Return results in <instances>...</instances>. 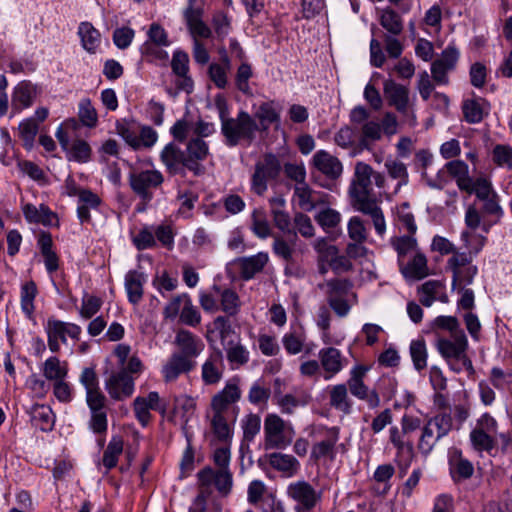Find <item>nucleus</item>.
I'll return each mask as SVG.
<instances>
[{
  "instance_id": "obj_1",
  "label": "nucleus",
  "mask_w": 512,
  "mask_h": 512,
  "mask_svg": "<svg viewBox=\"0 0 512 512\" xmlns=\"http://www.w3.org/2000/svg\"><path fill=\"white\" fill-rule=\"evenodd\" d=\"M374 170L364 162H357L353 178L349 187L352 206L355 210L371 218L374 229L380 237L386 233V220L384 213L372 188Z\"/></svg>"
},
{
  "instance_id": "obj_2",
  "label": "nucleus",
  "mask_w": 512,
  "mask_h": 512,
  "mask_svg": "<svg viewBox=\"0 0 512 512\" xmlns=\"http://www.w3.org/2000/svg\"><path fill=\"white\" fill-rule=\"evenodd\" d=\"M201 308L208 313L222 311L227 317H235L242 306L238 293L231 287L214 284L210 290L199 293Z\"/></svg>"
},
{
  "instance_id": "obj_3",
  "label": "nucleus",
  "mask_w": 512,
  "mask_h": 512,
  "mask_svg": "<svg viewBox=\"0 0 512 512\" xmlns=\"http://www.w3.org/2000/svg\"><path fill=\"white\" fill-rule=\"evenodd\" d=\"M312 435L314 442L311 446L310 459L315 462H334L339 451L345 452V445L339 443L340 429L336 426H317Z\"/></svg>"
},
{
  "instance_id": "obj_4",
  "label": "nucleus",
  "mask_w": 512,
  "mask_h": 512,
  "mask_svg": "<svg viewBox=\"0 0 512 512\" xmlns=\"http://www.w3.org/2000/svg\"><path fill=\"white\" fill-rule=\"evenodd\" d=\"M295 429L291 422L285 421L276 413L265 416L263 427L264 450H283L290 446L295 437Z\"/></svg>"
},
{
  "instance_id": "obj_5",
  "label": "nucleus",
  "mask_w": 512,
  "mask_h": 512,
  "mask_svg": "<svg viewBox=\"0 0 512 512\" xmlns=\"http://www.w3.org/2000/svg\"><path fill=\"white\" fill-rule=\"evenodd\" d=\"M453 419L450 413L441 412L430 417L422 426L417 449L424 457L431 454L437 443L452 430Z\"/></svg>"
},
{
  "instance_id": "obj_6",
  "label": "nucleus",
  "mask_w": 512,
  "mask_h": 512,
  "mask_svg": "<svg viewBox=\"0 0 512 512\" xmlns=\"http://www.w3.org/2000/svg\"><path fill=\"white\" fill-rule=\"evenodd\" d=\"M498 428L499 424L494 416L488 412L481 414L469 433L473 450L490 454L497 443Z\"/></svg>"
},
{
  "instance_id": "obj_7",
  "label": "nucleus",
  "mask_w": 512,
  "mask_h": 512,
  "mask_svg": "<svg viewBox=\"0 0 512 512\" xmlns=\"http://www.w3.org/2000/svg\"><path fill=\"white\" fill-rule=\"evenodd\" d=\"M258 131V124L255 119L246 111H239L235 118L223 121L221 132L225 137L228 146H236L241 141L251 143Z\"/></svg>"
},
{
  "instance_id": "obj_8",
  "label": "nucleus",
  "mask_w": 512,
  "mask_h": 512,
  "mask_svg": "<svg viewBox=\"0 0 512 512\" xmlns=\"http://www.w3.org/2000/svg\"><path fill=\"white\" fill-rule=\"evenodd\" d=\"M286 496L294 503L295 512L314 510L322 500V492L304 479L290 482L286 488Z\"/></svg>"
},
{
  "instance_id": "obj_9",
  "label": "nucleus",
  "mask_w": 512,
  "mask_h": 512,
  "mask_svg": "<svg viewBox=\"0 0 512 512\" xmlns=\"http://www.w3.org/2000/svg\"><path fill=\"white\" fill-rule=\"evenodd\" d=\"M44 330L47 334L48 347L53 353L60 351L61 343H67V336L73 340H79L82 332L79 325L52 317L44 324Z\"/></svg>"
},
{
  "instance_id": "obj_10",
  "label": "nucleus",
  "mask_w": 512,
  "mask_h": 512,
  "mask_svg": "<svg viewBox=\"0 0 512 512\" xmlns=\"http://www.w3.org/2000/svg\"><path fill=\"white\" fill-rule=\"evenodd\" d=\"M401 429L393 426L389 430V439L392 445L397 449L398 453L407 452L409 455L413 454V443L406 439L409 435L422 428L423 421L420 417L405 413L400 421Z\"/></svg>"
},
{
  "instance_id": "obj_11",
  "label": "nucleus",
  "mask_w": 512,
  "mask_h": 512,
  "mask_svg": "<svg viewBox=\"0 0 512 512\" xmlns=\"http://www.w3.org/2000/svg\"><path fill=\"white\" fill-rule=\"evenodd\" d=\"M163 181V174L156 169L136 170L129 176L131 189L144 201L153 198V190L160 187Z\"/></svg>"
},
{
  "instance_id": "obj_12",
  "label": "nucleus",
  "mask_w": 512,
  "mask_h": 512,
  "mask_svg": "<svg viewBox=\"0 0 512 512\" xmlns=\"http://www.w3.org/2000/svg\"><path fill=\"white\" fill-rule=\"evenodd\" d=\"M41 93V87L30 80L18 82L11 93V117L31 108Z\"/></svg>"
},
{
  "instance_id": "obj_13",
  "label": "nucleus",
  "mask_w": 512,
  "mask_h": 512,
  "mask_svg": "<svg viewBox=\"0 0 512 512\" xmlns=\"http://www.w3.org/2000/svg\"><path fill=\"white\" fill-rule=\"evenodd\" d=\"M197 477L199 486L205 487L208 491H211L212 485L223 496H227L232 490L233 476L230 469L214 470L211 467H205L198 472Z\"/></svg>"
},
{
  "instance_id": "obj_14",
  "label": "nucleus",
  "mask_w": 512,
  "mask_h": 512,
  "mask_svg": "<svg viewBox=\"0 0 512 512\" xmlns=\"http://www.w3.org/2000/svg\"><path fill=\"white\" fill-rule=\"evenodd\" d=\"M367 368L362 365L354 366L350 372L347 385L350 393L356 398L366 401L370 408H376L380 404L379 395L375 390H370L363 381Z\"/></svg>"
},
{
  "instance_id": "obj_15",
  "label": "nucleus",
  "mask_w": 512,
  "mask_h": 512,
  "mask_svg": "<svg viewBox=\"0 0 512 512\" xmlns=\"http://www.w3.org/2000/svg\"><path fill=\"white\" fill-rule=\"evenodd\" d=\"M326 287L328 295V303L330 307L339 317L346 316L350 311V306L345 299L348 294L351 284L347 280L333 279L321 285L320 288Z\"/></svg>"
},
{
  "instance_id": "obj_16",
  "label": "nucleus",
  "mask_w": 512,
  "mask_h": 512,
  "mask_svg": "<svg viewBox=\"0 0 512 512\" xmlns=\"http://www.w3.org/2000/svg\"><path fill=\"white\" fill-rule=\"evenodd\" d=\"M252 117L258 124V131L267 132L272 125L280 124L282 105L276 100L263 101L253 105Z\"/></svg>"
},
{
  "instance_id": "obj_17",
  "label": "nucleus",
  "mask_w": 512,
  "mask_h": 512,
  "mask_svg": "<svg viewBox=\"0 0 512 512\" xmlns=\"http://www.w3.org/2000/svg\"><path fill=\"white\" fill-rule=\"evenodd\" d=\"M184 167L195 175L204 173L202 162L209 156V146L201 137L192 138L188 141L184 151Z\"/></svg>"
},
{
  "instance_id": "obj_18",
  "label": "nucleus",
  "mask_w": 512,
  "mask_h": 512,
  "mask_svg": "<svg viewBox=\"0 0 512 512\" xmlns=\"http://www.w3.org/2000/svg\"><path fill=\"white\" fill-rule=\"evenodd\" d=\"M435 347L445 361H459L467 353L468 339L465 332H458V335L437 337Z\"/></svg>"
},
{
  "instance_id": "obj_19",
  "label": "nucleus",
  "mask_w": 512,
  "mask_h": 512,
  "mask_svg": "<svg viewBox=\"0 0 512 512\" xmlns=\"http://www.w3.org/2000/svg\"><path fill=\"white\" fill-rule=\"evenodd\" d=\"M105 389L113 400L122 401L134 393V377L120 370L112 372L105 380Z\"/></svg>"
},
{
  "instance_id": "obj_20",
  "label": "nucleus",
  "mask_w": 512,
  "mask_h": 512,
  "mask_svg": "<svg viewBox=\"0 0 512 512\" xmlns=\"http://www.w3.org/2000/svg\"><path fill=\"white\" fill-rule=\"evenodd\" d=\"M166 404L161 400L159 394L155 391L150 392L147 396H138L133 401V410L135 417L142 426H147L151 420L150 410L165 413Z\"/></svg>"
},
{
  "instance_id": "obj_21",
  "label": "nucleus",
  "mask_w": 512,
  "mask_h": 512,
  "mask_svg": "<svg viewBox=\"0 0 512 512\" xmlns=\"http://www.w3.org/2000/svg\"><path fill=\"white\" fill-rule=\"evenodd\" d=\"M174 343L179 349L174 353L189 360H195L205 348V344L200 337L184 329L177 332Z\"/></svg>"
},
{
  "instance_id": "obj_22",
  "label": "nucleus",
  "mask_w": 512,
  "mask_h": 512,
  "mask_svg": "<svg viewBox=\"0 0 512 512\" xmlns=\"http://www.w3.org/2000/svg\"><path fill=\"white\" fill-rule=\"evenodd\" d=\"M240 398L241 390L238 381L231 379L221 391L212 397V412L226 415L229 407L235 404Z\"/></svg>"
},
{
  "instance_id": "obj_23",
  "label": "nucleus",
  "mask_w": 512,
  "mask_h": 512,
  "mask_svg": "<svg viewBox=\"0 0 512 512\" xmlns=\"http://www.w3.org/2000/svg\"><path fill=\"white\" fill-rule=\"evenodd\" d=\"M320 366L324 371V379L330 380L340 373L347 364V359L343 357L341 351L334 347L320 349L318 353Z\"/></svg>"
},
{
  "instance_id": "obj_24",
  "label": "nucleus",
  "mask_w": 512,
  "mask_h": 512,
  "mask_svg": "<svg viewBox=\"0 0 512 512\" xmlns=\"http://www.w3.org/2000/svg\"><path fill=\"white\" fill-rule=\"evenodd\" d=\"M269 261L268 253L258 252L249 257H240L232 262L243 280H250L260 273Z\"/></svg>"
},
{
  "instance_id": "obj_25",
  "label": "nucleus",
  "mask_w": 512,
  "mask_h": 512,
  "mask_svg": "<svg viewBox=\"0 0 512 512\" xmlns=\"http://www.w3.org/2000/svg\"><path fill=\"white\" fill-rule=\"evenodd\" d=\"M383 92L389 106L394 107L399 113H406L410 106L409 89L392 79H388L383 84Z\"/></svg>"
},
{
  "instance_id": "obj_26",
  "label": "nucleus",
  "mask_w": 512,
  "mask_h": 512,
  "mask_svg": "<svg viewBox=\"0 0 512 512\" xmlns=\"http://www.w3.org/2000/svg\"><path fill=\"white\" fill-rule=\"evenodd\" d=\"M310 164L329 179H337L343 171L340 160L326 150H318L312 157Z\"/></svg>"
},
{
  "instance_id": "obj_27",
  "label": "nucleus",
  "mask_w": 512,
  "mask_h": 512,
  "mask_svg": "<svg viewBox=\"0 0 512 512\" xmlns=\"http://www.w3.org/2000/svg\"><path fill=\"white\" fill-rule=\"evenodd\" d=\"M224 372L223 352L215 349L205 360L201 369V378L206 385H215L220 382Z\"/></svg>"
},
{
  "instance_id": "obj_28",
  "label": "nucleus",
  "mask_w": 512,
  "mask_h": 512,
  "mask_svg": "<svg viewBox=\"0 0 512 512\" xmlns=\"http://www.w3.org/2000/svg\"><path fill=\"white\" fill-rule=\"evenodd\" d=\"M196 366L195 360L186 359L181 355L172 353L163 365L161 373L166 383L173 382L179 378L180 375L189 373Z\"/></svg>"
},
{
  "instance_id": "obj_29",
  "label": "nucleus",
  "mask_w": 512,
  "mask_h": 512,
  "mask_svg": "<svg viewBox=\"0 0 512 512\" xmlns=\"http://www.w3.org/2000/svg\"><path fill=\"white\" fill-rule=\"evenodd\" d=\"M171 68L178 77L177 87L187 93L193 90V80L189 73V56L182 50H176L173 53Z\"/></svg>"
},
{
  "instance_id": "obj_30",
  "label": "nucleus",
  "mask_w": 512,
  "mask_h": 512,
  "mask_svg": "<svg viewBox=\"0 0 512 512\" xmlns=\"http://www.w3.org/2000/svg\"><path fill=\"white\" fill-rule=\"evenodd\" d=\"M294 197L300 209L311 212L316 207L326 203L327 195L311 189L307 183L295 185Z\"/></svg>"
},
{
  "instance_id": "obj_31",
  "label": "nucleus",
  "mask_w": 512,
  "mask_h": 512,
  "mask_svg": "<svg viewBox=\"0 0 512 512\" xmlns=\"http://www.w3.org/2000/svg\"><path fill=\"white\" fill-rule=\"evenodd\" d=\"M223 349L227 361L233 370L246 365L250 360V352L247 347L242 344L239 336H235L229 339V342H225Z\"/></svg>"
},
{
  "instance_id": "obj_32",
  "label": "nucleus",
  "mask_w": 512,
  "mask_h": 512,
  "mask_svg": "<svg viewBox=\"0 0 512 512\" xmlns=\"http://www.w3.org/2000/svg\"><path fill=\"white\" fill-rule=\"evenodd\" d=\"M37 246L43 256L47 273L52 275L59 268V257L53 249V240L49 232L41 231L37 236Z\"/></svg>"
},
{
  "instance_id": "obj_33",
  "label": "nucleus",
  "mask_w": 512,
  "mask_h": 512,
  "mask_svg": "<svg viewBox=\"0 0 512 512\" xmlns=\"http://www.w3.org/2000/svg\"><path fill=\"white\" fill-rule=\"evenodd\" d=\"M22 211L28 223L42 224L44 226L58 225L57 215L44 204L37 207L28 203L23 206Z\"/></svg>"
},
{
  "instance_id": "obj_34",
  "label": "nucleus",
  "mask_w": 512,
  "mask_h": 512,
  "mask_svg": "<svg viewBox=\"0 0 512 512\" xmlns=\"http://www.w3.org/2000/svg\"><path fill=\"white\" fill-rule=\"evenodd\" d=\"M147 277L143 272L130 270L125 275V291L130 303L137 305L143 298V286Z\"/></svg>"
},
{
  "instance_id": "obj_35",
  "label": "nucleus",
  "mask_w": 512,
  "mask_h": 512,
  "mask_svg": "<svg viewBox=\"0 0 512 512\" xmlns=\"http://www.w3.org/2000/svg\"><path fill=\"white\" fill-rule=\"evenodd\" d=\"M268 462L273 469L283 473L286 477H293L301 467L300 462L293 455L281 452L269 454Z\"/></svg>"
},
{
  "instance_id": "obj_36",
  "label": "nucleus",
  "mask_w": 512,
  "mask_h": 512,
  "mask_svg": "<svg viewBox=\"0 0 512 512\" xmlns=\"http://www.w3.org/2000/svg\"><path fill=\"white\" fill-rule=\"evenodd\" d=\"M101 198L89 189H82L77 205V217L81 224L91 221L90 210H97L101 205Z\"/></svg>"
},
{
  "instance_id": "obj_37",
  "label": "nucleus",
  "mask_w": 512,
  "mask_h": 512,
  "mask_svg": "<svg viewBox=\"0 0 512 512\" xmlns=\"http://www.w3.org/2000/svg\"><path fill=\"white\" fill-rule=\"evenodd\" d=\"M160 159L165 165L167 171L172 174H178L182 171L185 162L184 151L173 143L167 144L160 154Z\"/></svg>"
},
{
  "instance_id": "obj_38",
  "label": "nucleus",
  "mask_w": 512,
  "mask_h": 512,
  "mask_svg": "<svg viewBox=\"0 0 512 512\" xmlns=\"http://www.w3.org/2000/svg\"><path fill=\"white\" fill-rule=\"evenodd\" d=\"M488 102L481 97L465 99L462 104V111L468 123L475 124L483 120L484 115L489 112Z\"/></svg>"
},
{
  "instance_id": "obj_39",
  "label": "nucleus",
  "mask_w": 512,
  "mask_h": 512,
  "mask_svg": "<svg viewBox=\"0 0 512 512\" xmlns=\"http://www.w3.org/2000/svg\"><path fill=\"white\" fill-rule=\"evenodd\" d=\"M399 267L407 279L421 280L429 274L426 256L420 252H416L411 261L407 264L403 262Z\"/></svg>"
},
{
  "instance_id": "obj_40",
  "label": "nucleus",
  "mask_w": 512,
  "mask_h": 512,
  "mask_svg": "<svg viewBox=\"0 0 512 512\" xmlns=\"http://www.w3.org/2000/svg\"><path fill=\"white\" fill-rule=\"evenodd\" d=\"M77 34L83 49L90 54L96 53L101 44L100 32L90 22L85 21L79 24Z\"/></svg>"
},
{
  "instance_id": "obj_41",
  "label": "nucleus",
  "mask_w": 512,
  "mask_h": 512,
  "mask_svg": "<svg viewBox=\"0 0 512 512\" xmlns=\"http://www.w3.org/2000/svg\"><path fill=\"white\" fill-rule=\"evenodd\" d=\"M306 341V333L302 326H291L290 330L282 337V343L286 352L296 355L303 351Z\"/></svg>"
},
{
  "instance_id": "obj_42",
  "label": "nucleus",
  "mask_w": 512,
  "mask_h": 512,
  "mask_svg": "<svg viewBox=\"0 0 512 512\" xmlns=\"http://www.w3.org/2000/svg\"><path fill=\"white\" fill-rule=\"evenodd\" d=\"M276 405L279 407L282 414L292 415L298 407H304L308 404L310 397L306 394L294 395L288 394H275L274 396Z\"/></svg>"
},
{
  "instance_id": "obj_43",
  "label": "nucleus",
  "mask_w": 512,
  "mask_h": 512,
  "mask_svg": "<svg viewBox=\"0 0 512 512\" xmlns=\"http://www.w3.org/2000/svg\"><path fill=\"white\" fill-rule=\"evenodd\" d=\"M32 425L43 432L51 431L55 424L52 409L46 405H35L31 410Z\"/></svg>"
},
{
  "instance_id": "obj_44",
  "label": "nucleus",
  "mask_w": 512,
  "mask_h": 512,
  "mask_svg": "<svg viewBox=\"0 0 512 512\" xmlns=\"http://www.w3.org/2000/svg\"><path fill=\"white\" fill-rule=\"evenodd\" d=\"M41 370L43 376L49 381L63 380L68 374V363L56 356H51L45 360Z\"/></svg>"
},
{
  "instance_id": "obj_45",
  "label": "nucleus",
  "mask_w": 512,
  "mask_h": 512,
  "mask_svg": "<svg viewBox=\"0 0 512 512\" xmlns=\"http://www.w3.org/2000/svg\"><path fill=\"white\" fill-rule=\"evenodd\" d=\"M210 426L216 439L224 444H229L233 436L232 425L228 423L226 415L212 412Z\"/></svg>"
},
{
  "instance_id": "obj_46",
  "label": "nucleus",
  "mask_w": 512,
  "mask_h": 512,
  "mask_svg": "<svg viewBox=\"0 0 512 512\" xmlns=\"http://www.w3.org/2000/svg\"><path fill=\"white\" fill-rule=\"evenodd\" d=\"M271 213L275 226L284 233L291 232V219L285 211V200L282 197H274L270 199Z\"/></svg>"
},
{
  "instance_id": "obj_47",
  "label": "nucleus",
  "mask_w": 512,
  "mask_h": 512,
  "mask_svg": "<svg viewBox=\"0 0 512 512\" xmlns=\"http://www.w3.org/2000/svg\"><path fill=\"white\" fill-rule=\"evenodd\" d=\"M330 405L342 412L343 414H350L352 411V402L348 397V389L345 384H338L331 388L329 395Z\"/></svg>"
},
{
  "instance_id": "obj_48",
  "label": "nucleus",
  "mask_w": 512,
  "mask_h": 512,
  "mask_svg": "<svg viewBox=\"0 0 512 512\" xmlns=\"http://www.w3.org/2000/svg\"><path fill=\"white\" fill-rule=\"evenodd\" d=\"M231 64L227 56L222 58L220 63H211L208 68V75L210 80L219 89H225L228 84V73Z\"/></svg>"
},
{
  "instance_id": "obj_49",
  "label": "nucleus",
  "mask_w": 512,
  "mask_h": 512,
  "mask_svg": "<svg viewBox=\"0 0 512 512\" xmlns=\"http://www.w3.org/2000/svg\"><path fill=\"white\" fill-rule=\"evenodd\" d=\"M384 167L390 178L397 180L394 193H397L402 186H406L409 182V174L406 165L397 160L389 158L385 161Z\"/></svg>"
},
{
  "instance_id": "obj_50",
  "label": "nucleus",
  "mask_w": 512,
  "mask_h": 512,
  "mask_svg": "<svg viewBox=\"0 0 512 512\" xmlns=\"http://www.w3.org/2000/svg\"><path fill=\"white\" fill-rule=\"evenodd\" d=\"M391 246L397 252L399 265L404 262V258L410 253H416L417 240L411 235H403L390 239Z\"/></svg>"
},
{
  "instance_id": "obj_51",
  "label": "nucleus",
  "mask_w": 512,
  "mask_h": 512,
  "mask_svg": "<svg viewBox=\"0 0 512 512\" xmlns=\"http://www.w3.org/2000/svg\"><path fill=\"white\" fill-rule=\"evenodd\" d=\"M379 21L381 26L391 36L400 35L403 31V21L401 16L391 8H385L381 11Z\"/></svg>"
},
{
  "instance_id": "obj_52",
  "label": "nucleus",
  "mask_w": 512,
  "mask_h": 512,
  "mask_svg": "<svg viewBox=\"0 0 512 512\" xmlns=\"http://www.w3.org/2000/svg\"><path fill=\"white\" fill-rule=\"evenodd\" d=\"M204 13H198L184 17L185 23L189 29V32L194 37V40L198 38L208 39L212 36V30L203 21Z\"/></svg>"
},
{
  "instance_id": "obj_53",
  "label": "nucleus",
  "mask_w": 512,
  "mask_h": 512,
  "mask_svg": "<svg viewBox=\"0 0 512 512\" xmlns=\"http://www.w3.org/2000/svg\"><path fill=\"white\" fill-rule=\"evenodd\" d=\"M38 294L34 281H28L21 286V309L27 318L32 319L35 310L34 300Z\"/></svg>"
},
{
  "instance_id": "obj_54",
  "label": "nucleus",
  "mask_w": 512,
  "mask_h": 512,
  "mask_svg": "<svg viewBox=\"0 0 512 512\" xmlns=\"http://www.w3.org/2000/svg\"><path fill=\"white\" fill-rule=\"evenodd\" d=\"M444 289V284L438 280H429L423 283L419 288L420 303L425 307H430Z\"/></svg>"
},
{
  "instance_id": "obj_55",
  "label": "nucleus",
  "mask_w": 512,
  "mask_h": 512,
  "mask_svg": "<svg viewBox=\"0 0 512 512\" xmlns=\"http://www.w3.org/2000/svg\"><path fill=\"white\" fill-rule=\"evenodd\" d=\"M123 452V440L120 436H113L104 451L102 463L107 470H111L118 463Z\"/></svg>"
},
{
  "instance_id": "obj_56",
  "label": "nucleus",
  "mask_w": 512,
  "mask_h": 512,
  "mask_svg": "<svg viewBox=\"0 0 512 512\" xmlns=\"http://www.w3.org/2000/svg\"><path fill=\"white\" fill-rule=\"evenodd\" d=\"M166 45L153 44L151 42H144L140 46V53L142 57L148 62L166 63L169 59L168 52L164 49Z\"/></svg>"
},
{
  "instance_id": "obj_57",
  "label": "nucleus",
  "mask_w": 512,
  "mask_h": 512,
  "mask_svg": "<svg viewBox=\"0 0 512 512\" xmlns=\"http://www.w3.org/2000/svg\"><path fill=\"white\" fill-rule=\"evenodd\" d=\"M446 172L456 179L457 186L460 190L468 187L472 179L468 175V165L461 160L450 161L445 165Z\"/></svg>"
},
{
  "instance_id": "obj_58",
  "label": "nucleus",
  "mask_w": 512,
  "mask_h": 512,
  "mask_svg": "<svg viewBox=\"0 0 512 512\" xmlns=\"http://www.w3.org/2000/svg\"><path fill=\"white\" fill-rule=\"evenodd\" d=\"M410 356L413 366L417 371H422L427 367L428 351L423 338L416 339L410 343Z\"/></svg>"
},
{
  "instance_id": "obj_59",
  "label": "nucleus",
  "mask_w": 512,
  "mask_h": 512,
  "mask_svg": "<svg viewBox=\"0 0 512 512\" xmlns=\"http://www.w3.org/2000/svg\"><path fill=\"white\" fill-rule=\"evenodd\" d=\"M250 229L260 239H266L271 236L272 230L262 209L253 210Z\"/></svg>"
},
{
  "instance_id": "obj_60",
  "label": "nucleus",
  "mask_w": 512,
  "mask_h": 512,
  "mask_svg": "<svg viewBox=\"0 0 512 512\" xmlns=\"http://www.w3.org/2000/svg\"><path fill=\"white\" fill-rule=\"evenodd\" d=\"M342 216L335 209L326 207L317 212L315 221L326 232H330L341 223Z\"/></svg>"
},
{
  "instance_id": "obj_61",
  "label": "nucleus",
  "mask_w": 512,
  "mask_h": 512,
  "mask_svg": "<svg viewBox=\"0 0 512 512\" xmlns=\"http://www.w3.org/2000/svg\"><path fill=\"white\" fill-rule=\"evenodd\" d=\"M116 133L133 149H139V143L137 138L138 129L134 123L121 119L116 121L115 124Z\"/></svg>"
},
{
  "instance_id": "obj_62",
  "label": "nucleus",
  "mask_w": 512,
  "mask_h": 512,
  "mask_svg": "<svg viewBox=\"0 0 512 512\" xmlns=\"http://www.w3.org/2000/svg\"><path fill=\"white\" fill-rule=\"evenodd\" d=\"M19 136L23 141V145L26 149L30 150L39 131V125L34 118L23 119L18 126Z\"/></svg>"
},
{
  "instance_id": "obj_63",
  "label": "nucleus",
  "mask_w": 512,
  "mask_h": 512,
  "mask_svg": "<svg viewBox=\"0 0 512 512\" xmlns=\"http://www.w3.org/2000/svg\"><path fill=\"white\" fill-rule=\"evenodd\" d=\"M67 157L78 163H87L91 159V147L84 140H74L68 147Z\"/></svg>"
},
{
  "instance_id": "obj_64",
  "label": "nucleus",
  "mask_w": 512,
  "mask_h": 512,
  "mask_svg": "<svg viewBox=\"0 0 512 512\" xmlns=\"http://www.w3.org/2000/svg\"><path fill=\"white\" fill-rule=\"evenodd\" d=\"M255 168L259 170L267 179H276L281 171L279 159L274 154H265L261 161L255 164Z\"/></svg>"
}]
</instances>
